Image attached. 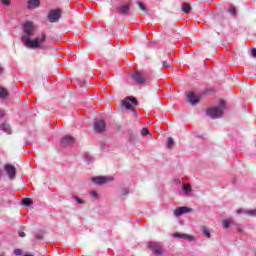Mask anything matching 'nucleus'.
<instances>
[{
	"label": "nucleus",
	"instance_id": "nucleus-30",
	"mask_svg": "<svg viewBox=\"0 0 256 256\" xmlns=\"http://www.w3.org/2000/svg\"><path fill=\"white\" fill-rule=\"evenodd\" d=\"M2 5H11V0H0Z\"/></svg>",
	"mask_w": 256,
	"mask_h": 256
},
{
	"label": "nucleus",
	"instance_id": "nucleus-33",
	"mask_svg": "<svg viewBox=\"0 0 256 256\" xmlns=\"http://www.w3.org/2000/svg\"><path fill=\"white\" fill-rule=\"evenodd\" d=\"M139 8L141 9V11H145V5L141 2H138Z\"/></svg>",
	"mask_w": 256,
	"mask_h": 256
},
{
	"label": "nucleus",
	"instance_id": "nucleus-1",
	"mask_svg": "<svg viewBox=\"0 0 256 256\" xmlns=\"http://www.w3.org/2000/svg\"><path fill=\"white\" fill-rule=\"evenodd\" d=\"M23 32L21 40L28 49H41L43 43L47 41V34L45 32H42L35 39H31L35 35V25H33V22H25L23 24Z\"/></svg>",
	"mask_w": 256,
	"mask_h": 256
},
{
	"label": "nucleus",
	"instance_id": "nucleus-20",
	"mask_svg": "<svg viewBox=\"0 0 256 256\" xmlns=\"http://www.w3.org/2000/svg\"><path fill=\"white\" fill-rule=\"evenodd\" d=\"M222 225H223L224 229H229V227H231V225H233V221L232 220H223Z\"/></svg>",
	"mask_w": 256,
	"mask_h": 256
},
{
	"label": "nucleus",
	"instance_id": "nucleus-16",
	"mask_svg": "<svg viewBox=\"0 0 256 256\" xmlns=\"http://www.w3.org/2000/svg\"><path fill=\"white\" fill-rule=\"evenodd\" d=\"M40 2L39 0H29L28 1V9H37L39 7Z\"/></svg>",
	"mask_w": 256,
	"mask_h": 256
},
{
	"label": "nucleus",
	"instance_id": "nucleus-26",
	"mask_svg": "<svg viewBox=\"0 0 256 256\" xmlns=\"http://www.w3.org/2000/svg\"><path fill=\"white\" fill-rule=\"evenodd\" d=\"M246 213L249 215V217H256V209L248 210Z\"/></svg>",
	"mask_w": 256,
	"mask_h": 256
},
{
	"label": "nucleus",
	"instance_id": "nucleus-29",
	"mask_svg": "<svg viewBox=\"0 0 256 256\" xmlns=\"http://www.w3.org/2000/svg\"><path fill=\"white\" fill-rule=\"evenodd\" d=\"M22 254H23V251L21 249H15L14 250V255L19 256V255H22Z\"/></svg>",
	"mask_w": 256,
	"mask_h": 256
},
{
	"label": "nucleus",
	"instance_id": "nucleus-17",
	"mask_svg": "<svg viewBox=\"0 0 256 256\" xmlns=\"http://www.w3.org/2000/svg\"><path fill=\"white\" fill-rule=\"evenodd\" d=\"M182 191H183L184 195H189V193H191V191H193V188L191 187V184H183Z\"/></svg>",
	"mask_w": 256,
	"mask_h": 256
},
{
	"label": "nucleus",
	"instance_id": "nucleus-35",
	"mask_svg": "<svg viewBox=\"0 0 256 256\" xmlns=\"http://www.w3.org/2000/svg\"><path fill=\"white\" fill-rule=\"evenodd\" d=\"M90 195H91V197H92L93 199H97V197H98L97 192H91Z\"/></svg>",
	"mask_w": 256,
	"mask_h": 256
},
{
	"label": "nucleus",
	"instance_id": "nucleus-31",
	"mask_svg": "<svg viewBox=\"0 0 256 256\" xmlns=\"http://www.w3.org/2000/svg\"><path fill=\"white\" fill-rule=\"evenodd\" d=\"M121 195H129V189L127 188H124L122 191H121Z\"/></svg>",
	"mask_w": 256,
	"mask_h": 256
},
{
	"label": "nucleus",
	"instance_id": "nucleus-28",
	"mask_svg": "<svg viewBox=\"0 0 256 256\" xmlns=\"http://www.w3.org/2000/svg\"><path fill=\"white\" fill-rule=\"evenodd\" d=\"M35 239H38L39 241L43 240V233L35 234Z\"/></svg>",
	"mask_w": 256,
	"mask_h": 256
},
{
	"label": "nucleus",
	"instance_id": "nucleus-40",
	"mask_svg": "<svg viewBox=\"0 0 256 256\" xmlns=\"http://www.w3.org/2000/svg\"><path fill=\"white\" fill-rule=\"evenodd\" d=\"M0 75H3V67L0 65Z\"/></svg>",
	"mask_w": 256,
	"mask_h": 256
},
{
	"label": "nucleus",
	"instance_id": "nucleus-22",
	"mask_svg": "<svg viewBox=\"0 0 256 256\" xmlns=\"http://www.w3.org/2000/svg\"><path fill=\"white\" fill-rule=\"evenodd\" d=\"M174 144H175V141L173 140V138H172V137H169V138H168V141H167V147H168V149H171Z\"/></svg>",
	"mask_w": 256,
	"mask_h": 256
},
{
	"label": "nucleus",
	"instance_id": "nucleus-42",
	"mask_svg": "<svg viewBox=\"0 0 256 256\" xmlns=\"http://www.w3.org/2000/svg\"><path fill=\"white\" fill-rule=\"evenodd\" d=\"M255 255H256V251H255Z\"/></svg>",
	"mask_w": 256,
	"mask_h": 256
},
{
	"label": "nucleus",
	"instance_id": "nucleus-36",
	"mask_svg": "<svg viewBox=\"0 0 256 256\" xmlns=\"http://www.w3.org/2000/svg\"><path fill=\"white\" fill-rule=\"evenodd\" d=\"M203 233H204L205 237H208V239H209V237H211V233H209V231L204 230Z\"/></svg>",
	"mask_w": 256,
	"mask_h": 256
},
{
	"label": "nucleus",
	"instance_id": "nucleus-4",
	"mask_svg": "<svg viewBox=\"0 0 256 256\" xmlns=\"http://www.w3.org/2000/svg\"><path fill=\"white\" fill-rule=\"evenodd\" d=\"M148 249H151L154 255H161L163 253V248L161 246V243H158V242H149Z\"/></svg>",
	"mask_w": 256,
	"mask_h": 256
},
{
	"label": "nucleus",
	"instance_id": "nucleus-5",
	"mask_svg": "<svg viewBox=\"0 0 256 256\" xmlns=\"http://www.w3.org/2000/svg\"><path fill=\"white\" fill-rule=\"evenodd\" d=\"M61 17V10H51L48 14V21L50 23H57Z\"/></svg>",
	"mask_w": 256,
	"mask_h": 256
},
{
	"label": "nucleus",
	"instance_id": "nucleus-10",
	"mask_svg": "<svg viewBox=\"0 0 256 256\" xmlns=\"http://www.w3.org/2000/svg\"><path fill=\"white\" fill-rule=\"evenodd\" d=\"M187 99L190 105H197V103L201 101V97L195 94V92H189L187 95Z\"/></svg>",
	"mask_w": 256,
	"mask_h": 256
},
{
	"label": "nucleus",
	"instance_id": "nucleus-27",
	"mask_svg": "<svg viewBox=\"0 0 256 256\" xmlns=\"http://www.w3.org/2000/svg\"><path fill=\"white\" fill-rule=\"evenodd\" d=\"M141 135H142L143 137L149 135V129L143 128L142 131H141Z\"/></svg>",
	"mask_w": 256,
	"mask_h": 256
},
{
	"label": "nucleus",
	"instance_id": "nucleus-25",
	"mask_svg": "<svg viewBox=\"0 0 256 256\" xmlns=\"http://www.w3.org/2000/svg\"><path fill=\"white\" fill-rule=\"evenodd\" d=\"M228 12H229L231 15H237V10L235 9L234 6H231V7L228 9Z\"/></svg>",
	"mask_w": 256,
	"mask_h": 256
},
{
	"label": "nucleus",
	"instance_id": "nucleus-32",
	"mask_svg": "<svg viewBox=\"0 0 256 256\" xmlns=\"http://www.w3.org/2000/svg\"><path fill=\"white\" fill-rule=\"evenodd\" d=\"M75 201L78 202L79 205H83L85 201L81 200L79 197H75Z\"/></svg>",
	"mask_w": 256,
	"mask_h": 256
},
{
	"label": "nucleus",
	"instance_id": "nucleus-12",
	"mask_svg": "<svg viewBox=\"0 0 256 256\" xmlns=\"http://www.w3.org/2000/svg\"><path fill=\"white\" fill-rule=\"evenodd\" d=\"M109 181V178L99 176V177H93L92 182L95 183L96 185H105Z\"/></svg>",
	"mask_w": 256,
	"mask_h": 256
},
{
	"label": "nucleus",
	"instance_id": "nucleus-18",
	"mask_svg": "<svg viewBox=\"0 0 256 256\" xmlns=\"http://www.w3.org/2000/svg\"><path fill=\"white\" fill-rule=\"evenodd\" d=\"M183 13H191V6L187 3L182 4Z\"/></svg>",
	"mask_w": 256,
	"mask_h": 256
},
{
	"label": "nucleus",
	"instance_id": "nucleus-37",
	"mask_svg": "<svg viewBox=\"0 0 256 256\" xmlns=\"http://www.w3.org/2000/svg\"><path fill=\"white\" fill-rule=\"evenodd\" d=\"M3 117H5V111L0 110V119H3Z\"/></svg>",
	"mask_w": 256,
	"mask_h": 256
},
{
	"label": "nucleus",
	"instance_id": "nucleus-15",
	"mask_svg": "<svg viewBox=\"0 0 256 256\" xmlns=\"http://www.w3.org/2000/svg\"><path fill=\"white\" fill-rule=\"evenodd\" d=\"M0 129L1 131H3L4 133H7V135H11V126L7 123H2L0 125Z\"/></svg>",
	"mask_w": 256,
	"mask_h": 256
},
{
	"label": "nucleus",
	"instance_id": "nucleus-11",
	"mask_svg": "<svg viewBox=\"0 0 256 256\" xmlns=\"http://www.w3.org/2000/svg\"><path fill=\"white\" fill-rule=\"evenodd\" d=\"M94 131L103 133L105 131V120H98L94 123Z\"/></svg>",
	"mask_w": 256,
	"mask_h": 256
},
{
	"label": "nucleus",
	"instance_id": "nucleus-41",
	"mask_svg": "<svg viewBox=\"0 0 256 256\" xmlns=\"http://www.w3.org/2000/svg\"><path fill=\"white\" fill-rule=\"evenodd\" d=\"M176 183H179V180H175Z\"/></svg>",
	"mask_w": 256,
	"mask_h": 256
},
{
	"label": "nucleus",
	"instance_id": "nucleus-39",
	"mask_svg": "<svg viewBox=\"0 0 256 256\" xmlns=\"http://www.w3.org/2000/svg\"><path fill=\"white\" fill-rule=\"evenodd\" d=\"M18 235H19V237H25V232L20 231V232H18Z\"/></svg>",
	"mask_w": 256,
	"mask_h": 256
},
{
	"label": "nucleus",
	"instance_id": "nucleus-38",
	"mask_svg": "<svg viewBox=\"0 0 256 256\" xmlns=\"http://www.w3.org/2000/svg\"><path fill=\"white\" fill-rule=\"evenodd\" d=\"M252 57H255V58H256V48H253V49H252Z\"/></svg>",
	"mask_w": 256,
	"mask_h": 256
},
{
	"label": "nucleus",
	"instance_id": "nucleus-9",
	"mask_svg": "<svg viewBox=\"0 0 256 256\" xmlns=\"http://www.w3.org/2000/svg\"><path fill=\"white\" fill-rule=\"evenodd\" d=\"M137 100L135 99V98H130V97H128V98H126L123 102H122V104H123V106L126 108V109H131V110H133V109H135V106L137 105ZM134 105V106H133Z\"/></svg>",
	"mask_w": 256,
	"mask_h": 256
},
{
	"label": "nucleus",
	"instance_id": "nucleus-2",
	"mask_svg": "<svg viewBox=\"0 0 256 256\" xmlns=\"http://www.w3.org/2000/svg\"><path fill=\"white\" fill-rule=\"evenodd\" d=\"M225 111V101L220 100L219 105L216 107H211L206 110V114L211 119H219V117H223V112Z\"/></svg>",
	"mask_w": 256,
	"mask_h": 256
},
{
	"label": "nucleus",
	"instance_id": "nucleus-24",
	"mask_svg": "<svg viewBox=\"0 0 256 256\" xmlns=\"http://www.w3.org/2000/svg\"><path fill=\"white\" fill-rule=\"evenodd\" d=\"M247 211H248V210H245V209H243V208H240V209H237V210H236V213H237V215H241V214L247 215Z\"/></svg>",
	"mask_w": 256,
	"mask_h": 256
},
{
	"label": "nucleus",
	"instance_id": "nucleus-34",
	"mask_svg": "<svg viewBox=\"0 0 256 256\" xmlns=\"http://www.w3.org/2000/svg\"><path fill=\"white\" fill-rule=\"evenodd\" d=\"M163 67H171V64L167 61L162 62Z\"/></svg>",
	"mask_w": 256,
	"mask_h": 256
},
{
	"label": "nucleus",
	"instance_id": "nucleus-14",
	"mask_svg": "<svg viewBox=\"0 0 256 256\" xmlns=\"http://www.w3.org/2000/svg\"><path fill=\"white\" fill-rule=\"evenodd\" d=\"M129 9H131V5L130 4L121 5L119 7V13L121 15H127V13H129Z\"/></svg>",
	"mask_w": 256,
	"mask_h": 256
},
{
	"label": "nucleus",
	"instance_id": "nucleus-13",
	"mask_svg": "<svg viewBox=\"0 0 256 256\" xmlns=\"http://www.w3.org/2000/svg\"><path fill=\"white\" fill-rule=\"evenodd\" d=\"M174 237L176 239H186V241H195V238L193 236L179 232L174 233Z\"/></svg>",
	"mask_w": 256,
	"mask_h": 256
},
{
	"label": "nucleus",
	"instance_id": "nucleus-7",
	"mask_svg": "<svg viewBox=\"0 0 256 256\" xmlns=\"http://www.w3.org/2000/svg\"><path fill=\"white\" fill-rule=\"evenodd\" d=\"M191 211H193L192 208H189L187 206H180L174 210V215L175 217H181V215L191 213Z\"/></svg>",
	"mask_w": 256,
	"mask_h": 256
},
{
	"label": "nucleus",
	"instance_id": "nucleus-3",
	"mask_svg": "<svg viewBox=\"0 0 256 256\" xmlns=\"http://www.w3.org/2000/svg\"><path fill=\"white\" fill-rule=\"evenodd\" d=\"M132 79L136 85H147L149 83V76L143 71L133 72Z\"/></svg>",
	"mask_w": 256,
	"mask_h": 256
},
{
	"label": "nucleus",
	"instance_id": "nucleus-21",
	"mask_svg": "<svg viewBox=\"0 0 256 256\" xmlns=\"http://www.w3.org/2000/svg\"><path fill=\"white\" fill-rule=\"evenodd\" d=\"M7 95H8L7 90L5 88H0L1 99H5V97H7Z\"/></svg>",
	"mask_w": 256,
	"mask_h": 256
},
{
	"label": "nucleus",
	"instance_id": "nucleus-19",
	"mask_svg": "<svg viewBox=\"0 0 256 256\" xmlns=\"http://www.w3.org/2000/svg\"><path fill=\"white\" fill-rule=\"evenodd\" d=\"M22 205H25V207H29L30 205H33V200H31L30 198H23Z\"/></svg>",
	"mask_w": 256,
	"mask_h": 256
},
{
	"label": "nucleus",
	"instance_id": "nucleus-6",
	"mask_svg": "<svg viewBox=\"0 0 256 256\" xmlns=\"http://www.w3.org/2000/svg\"><path fill=\"white\" fill-rule=\"evenodd\" d=\"M4 171L7 173L9 179H15L17 176V170L15 169V166L11 164H6L4 166Z\"/></svg>",
	"mask_w": 256,
	"mask_h": 256
},
{
	"label": "nucleus",
	"instance_id": "nucleus-23",
	"mask_svg": "<svg viewBox=\"0 0 256 256\" xmlns=\"http://www.w3.org/2000/svg\"><path fill=\"white\" fill-rule=\"evenodd\" d=\"M84 159L85 161H87V163H91V161H93V156H91L90 154H85L84 155Z\"/></svg>",
	"mask_w": 256,
	"mask_h": 256
},
{
	"label": "nucleus",
	"instance_id": "nucleus-8",
	"mask_svg": "<svg viewBox=\"0 0 256 256\" xmlns=\"http://www.w3.org/2000/svg\"><path fill=\"white\" fill-rule=\"evenodd\" d=\"M73 143H75V138H73V136L70 135L64 136L60 141V145L62 147H71Z\"/></svg>",
	"mask_w": 256,
	"mask_h": 256
}]
</instances>
